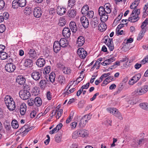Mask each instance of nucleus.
Listing matches in <instances>:
<instances>
[{
	"instance_id": "1",
	"label": "nucleus",
	"mask_w": 148,
	"mask_h": 148,
	"mask_svg": "<svg viewBox=\"0 0 148 148\" xmlns=\"http://www.w3.org/2000/svg\"><path fill=\"white\" fill-rule=\"evenodd\" d=\"M5 103L10 110L13 111L15 108V104L13 98L9 95H6L4 98Z\"/></svg>"
},
{
	"instance_id": "2",
	"label": "nucleus",
	"mask_w": 148,
	"mask_h": 148,
	"mask_svg": "<svg viewBox=\"0 0 148 148\" xmlns=\"http://www.w3.org/2000/svg\"><path fill=\"white\" fill-rule=\"evenodd\" d=\"M140 13L139 9L133 10L130 17L128 18L129 21L131 22H135L139 19V15Z\"/></svg>"
},
{
	"instance_id": "3",
	"label": "nucleus",
	"mask_w": 148,
	"mask_h": 148,
	"mask_svg": "<svg viewBox=\"0 0 148 148\" xmlns=\"http://www.w3.org/2000/svg\"><path fill=\"white\" fill-rule=\"evenodd\" d=\"M107 110L110 112V113H112L114 116L118 118L120 120H122L123 119L121 114L118 111V110L115 108H108Z\"/></svg>"
},
{
	"instance_id": "4",
	"label": "nucleus",
	"mask_w": 148,
	"mask_h": 148,
	"mask_svg": "<svg viewBox=\"0 0 148 148\" xmlns=\"http://www.w3.org/2000/svg\"><path fill=\"white\" fill-rule=\"evenodd\" d=\"M31 76L34 80L38 81L42 78V72L40 71H34L31 74Z\"/></svg>"
},
{
	"instance_id": "5",
	"label": "nucleus",
	"mask_w": 148,
	"mask_h": 148,
	"mask_svg": "<svg viewBox=\"0 0 148 148\" xmlns=\"http://www.w3.org/2000/svg\"><path fill=\"white\" fill-rule=\"evenodd\" d=\"M19 94L21 98L24 100L28 99L31 96L30 92L25 90H21L19 92Z\"/></svg>"
},
{
	"instance_id": "6",
	"label": "nucleus",
	"mask_w": 148,
	"mask_h": 148,
	"mask_svg": "<svg viewBox=\"0 0 148 148\" xmlns=\"http://www.w3.org/2000/svg\"><path fill=\"white\" fill-rule=\"evenodd\" d=\"M99 10L110 14L111 11V5L109 3H107L104 5V7L100 6Z\"/></svg>"
},
{
	"instance_id": "7",
	"label": "nucleus",
	"mask_w": 148,
	"mask_h": 148,
	"mask_svg": "<svg viewBox=\"0 0 148 148\" xmlns=\"http://www.w3.org/2000/svg\"><path fill=\"white\" fill-rule=\"evenodd\" d=\"M99 14L100 17V20L102 22H105L108 19V13L99 10Z\"/></svg>"
},
{
	"instance_id": "8",
	"label": "nucleus",
	"mask_w": 148,
	"mask_h": 148,
	"mask_svg": "<svg viewBox=\"0 0 148 148\" xmlns=\"http://www.w3.org/2000/svg\"><path fill=\"white\" fill-rule=\"evenodd\" d=\"M77 54L82 59L85 58L87 55V51L83 48H80L78 49L77 50Z\"/></svg>"
},
{
	"instance_id": "9",
	"label": "nucleus",
	"mask_w": 148,
	"mask_h": 148,
	"mask_svg": "<svg viewBox=\"0 0 148 148\" xmlns=\"http://www.w3.org/2000/svg\"><path fill=\"white\" fill-rule=\"evenodd\" d=\"M5 71L9 73L13 72L16 69V66L13 63H8L5 66Z\"/></svg>"
},
{
	"instance_id": "10",
	"label": "nucleus",
	"mask_w": 148,
	"mask_h": 148,
	"mask_svg": "<svg viewBox=\"0 0 148 148\" xmlns=\"http://www.w3.org/2000/svg\"><path fill=\"white\" fill-rule=\"evenodd\" d=\"M42 12L40 8L37 7L35 8L33 10V15L36 18H39L41 16Z\"/></svg>"
},
{
	"instance_id": "11",
	"label": "nucleus",
	"mask_w": 148,
	"mask_h": 148,
	"mask_svg": "<svg viewBox=\"0 0 148 148\" xmlns=\"http://www.w3.org/2000/svg\"><path fill=\"white\" fill-rule=\"evenodd\" d=\"M29 125H25L19 129V132L21 133H23V134L25 135L28 132L32 129V127L29 128Z\"/></svg>"
},
{
	"instance_id": "12",
	"label": "nucleus",
	"mask_w": 148,
	"mask_h": 148,
	"mask_svg": "<svg viewBox=\"0 0 148 148\" xmlns=\"http://www.w3.org/2000/svg\"><path fill=\"white\" fill-rule=\"evenodd\" d=\"M80 21L84 28H87L88 27L89 25V22L88 18L86 17L85 16L82 17L80 18Z\"/></svg>"
},
{
	"instance_id": "13",
	"label": "nucleus",
	"mask_w": 148,
	"mask_h": 148,
	"mask_svg": "<svg viewBox=\"0 0 148 148\" xmlns=\"http://www.w3.org/2000/svg\"><path fill=\"white\" fill-rule=\"evenodd\" d=\"M144 88L142 87H140L137 88L133 93V95L136 96L137 95H141L146 93Z\"/></svg>"
},
{
	"instance_id": "14",
	"label": "nucleus",
	"mask_w": 148,
	"mask_h": 148,
	"mask_svg": "<svg viewBox=\"0 0 148 148\" xmlns=\"http://www.w3.org/2000/svg\"><path fill=\"white\" fill-rule=\"evenodd\" d=\"M62 34L65 38H68L71 35V31L70 29L68 27H64L63 30Z\"/></svg>"
},
{
	"instance_id": "15",
	"label": "nucleus",
	"mask_w": 148,
	"mask_h": 148,
	"mask_svg": "<svg viewBox=\"0 0 148 148\" xmlns=\"http://www.w3.org/2000/svg\"><path fill=\"white\" fill-rule=\"evenodd\" d=\"M56 11L58 14L61 16L66 13V10L65 8L58 6L57 8Z\"/></svg>"
},
{
	"instance_id": "16",
	"label": "nucleus",
	"mask_w": 148,
	"mask_h": 148,
	"mask_svg": "<svg viewBox=\"0 0 148 148\" xmlns=\"http://www.w3.org/2000/svg\"><path fill=\"white\" fill-rule=\"evenodd\" d=\"M85 42V39L83 36H79L77 40V44L78 46H82Z\"/></svg>"
},
{
	"instance_id": "17",
	"label": "nucleus",
	"mask_w": 148,
	"mask_h": 148,
	"mask_svg": "<svg viewBox=\"0 0 148 148\" xmlns=\"http://www.w3.org/2000/svg\"><path fill=\"white\" fill-rule=\"evenodd\" d=\"M70 27L73 33H75L77 28L76 24L74 21H71L69 24Z\"/></svg>"
},
{
	"instance_id": "18",
	"label": "nucleus",
	"mask_w": 148,
	"mask_h": 148,
	"mask_svg": "<svg viewBox=\"0 0 148 148\" xmlns=\"http://www.w3.org/2000/svg\"><path fill=\"white\" fill-rule=\"evenodd\" d=\"M77 134L80 136L84 137L88 135V132L87 130L83 129L78 131L77 132Z\"/></svg>"
},
{
	"instance_id": "19",
	"label": "nucleus",
	"mask_w": 148,
	"mask_h": 148,
	"mask_svg": "<svg viewBox=\"0 0 148 148\" xmlns=\"http://www.w3.org/2000/svg\"><path fill=\"white\" fill-rule=\"evenodd\" d=\"M45 63V60L42 58L38 59L36 62V65L40 67H43Z\"/></svg>"
},
{
	"instance_id": "20",
	"label": "nucleus",
	"mask_w": 148,
	"mask_h": 148,
	"mask_svg": "<svg viewBox=\"0 0 148 148\" xmlns=\"http://www.w3.org/2000/svg\"><path fill=\"white\" fill-rule=\"evenodd\" d=\"M29 57L34 59L36 58V52L34 49H30L28 52Z\"/></svg>"
},
{
	"instance_id": "21",
	"label": "nucleus",
	"mask_w": 148,
	"mask_h": 148,
	"mask_svg": "<svg viewBox=\"0 0 148 148\" xmlns=\"http://www.w3.org/2000/svg\"><path fill=\"white\" fill-rule=\"evenodd\" d=\"M107 26L105 22L101 23L98 26V29L101 32L105 31L107 28Z\"/></svg>"
},
{
	"instance_id": "22",
	"label": "nucleus",
	"mask_w": 148,
	"mask_h": 148,
	"mask_svg": "<svg viewBox=\"0 0 148 148\" xmlns=\"http://www.w3.org/2000/svg\"><path fill=\"white\" fill-rule=\"evenodd\" d=\"M16 82L20 85H23L25 82V78L22 76H18L16 79Z\"/></svg>"
},
{
	"instance_id": "23",
	"label": "nucleus",
	"mask_w": 148,
	"mask_h": 148,
	"mask_svg": "<svg viewBox=\"0 0 148 148\" xmlns=\"http://www.w3.org/2000/svg\"><path fill=\"white\" fill-rule=\"evenodd\" d=\"M59 42L60 46H67L68 45L69 42L66 38H61Z\"/></svg>"
},
{
	"instance_id": "24",
	"label": "nucleus",
	"mask_w": 148,
	"mask_h": 148,
	"mask_svg": "<svg viewBox=\"0 0 148 148\" xmlns=\"http://www.w3.org/2000/svg\"><path fill=\"white\" fill-rule=\"evenodd\" d=\"M141 75L140 73H138L135 75L134 76L132 79H131V81H133V83L131 84L132 85L137 82L141 78Z\"/></svg>"
},
{
	"instance_id": "25",
	"label": "nucleus",
	"mask_w": 148,
	"mask_h": 148,
	"mask_svg": "<svg viewBox=\"0 0 148 148\" xmlns=\"http://www.w3.org/2000/svg\"><path fill=\"white\" fill-rule=\"evenodd\" d=\"M42 103L41 99L39 97H37L34 99V103L38 107L42 105Z\"/></svg>"
},
{
	"instance_id": "26",
	"label": "nucleus",
	"mask_w": 148,
	"mask_h": 148,
	"mask_svg": "<svg viewBox=\"0 0 148 148\" xmlns=\"http://www.w3.org/2000/svg\"><path fill=\"white\" fill-rule=\"evenodd\" d=\"M88 120L85 119L84 116L82 117L79 123V126L81 127H84L88 122Z\"/></svg>"
},
{
	"instance_id": "27",
	"label": "nucleus",
	"mask_w": 148,
	"mask_h": 148,
	"mask_svg": "<svg viewBox=\"0 0 148 148\" xmlns=\"http://www.w3.org/2000/svg\"><path fill=\"white\" fill-rule=\"evenodd\" d=\"M99 20L97 17L93 18L90 22L93 28H95L98 26Z\"/></svg>"
},
{
	"instance_id": "28",
	"label": "nucleus",
	"mask_w": 148,
	"mask_h": 148,
	"mask_svg": "<svg viewBox=\"0 0 148 148\" xmlns=\"http://www.w3.org/2000/svg\"><path fill=\"white\" fill-rule=\"evenodd\" d=\"M68 14L69 17L70 18L75 17L76 14V11L73 9H71L68 11Z\"/></svg>"
},
{
	"instance_id": "29",
	"label": "nucleus",
	"mask_w": 148,
	"mask_h": 148,
	"mask_svg": "<svg viewBox=\"0 0 148 148\" xmlns=\"http://www.w3.org/2000/svg\"><path fill=\"white\" fill-rule=\"evenodd\" d=\"M33 64L32 60L29 59H26L24 63V66L25 67H31Z\"/></svg>"
},
{
	"instance_id": "30",
	"label": "nucleus",
	"mask_w": 148,
	"mask_h": 148,
	"mask_svg": "<svg viewBox=\"0 0 148 148\" xmlns=\"http://www.w3.org/2000/svg\"><path fill=\"white\" fill-rule=\"evenodd\" d=\"M23 12L24 14L27 15H29L32 12L31 8L30 7H27L25 8Z\"/></svg>"
},
{
	"instance_id": "31",
	"label": "nucleus",
	"mask_w": 148,
	"mask_h": 148,
	"mask_svg": "<svg viewBox=\"0 0 148 148\" xmlns=\"http://www.w3.org/2000/svg\"><path fill=\"white\" fill-rule=\"evenodd\" d=\"M146 29H142L137 38V40H140L143 38L146 32Z\"/></svg>"
},
{
	"instance_id": "32",
	"label": "nucleus",
	"mask_w": 148,
	"mask_h": 148,
	"mask_svg": "<svg viewBox=\"0 0 148 148\" xmlns=\"http://www.w3.org/2000/svg\"><path fill=\"white\" fill-rule=\"evenodd\" d=\"M89 10L88 6L86 5L84 6L82 8L81 12L82 14L84 15H86L88 12Z\"/></svg>"
},
{
	"instance_id": "33",
	"label": "nucleus",
	"mask_w": 148,
	"mask_h": 148,
	"mask_svg": "<svg viewBox=\"0 0 148 148\" xmlns=\"http://www.w3.org/2000/svg\"><path fill=\"white\" fill-rule=\"evenodd\" d=\"M58 81L61 85L64 84L65 82V78L62 75H60L58 78Z\"/></svg>"
},
{
	"instance_id": "34",
	"label": "nucleus",
	"mask_w": 148,
	"mask_h": 148,
	"mask_svg": "<svg viewBox=\"0 0 148 148\" xmlns=\"http://www.w3.org/2000/svg\"><path fill=\"white\" fill-rule=\"evenodd\" d=\"M40 86L41 89H44L47 84V82L46 80L44 79L41 80L40 82Z\"/></svg>"
},
{
	"instance_id": "35",
	"label": "nucleus",
	"mask_w": 148,
	"mask_h": 148,
	"mask_svg": "<svg viewBox=\"0 0 148 148\" xmlns=\"http://www.w3.org/2000/svg\"><path fill=\"white\" fill-rule=\"evenodd\" d=\"M105 42L107 46H113V42L112 38H109L108 39H106Z\"/></svg>"
},
{
	"instance_id": "36",
	"label": "nucleus",
	"mask_w": 148,
	"mask_h": 148,
	"mask_svg": "<svg viewBox=\"0 0 148 148\" xmlns=\"http://www.w3.org/2000/svg\"><path fill=\"white\" fill-rule=\"evenodd\" d=\"M8 57V54L5 52H3L0 53V59L5 60Z\"/></svg>"
},
{
	"instance_id": "37",
	"label": "nucleus",
	"mask_w": 148,
	"mask_h": 148,
	"mask_svg": "<svg viewBox=\"0 0 148 148\" xmlns=\"http://www.w3.org/2000/svg\"><path fill=\"white\" fill-rule=\"evenodd\" d=\"M55 74L53 72L51 73L50 74L49 77L50 81L52 83L54 82L55 80Z\"/></svg>"
},
{
	"instance_id": "38",
	"label": "nucleus",
	"mask_w": 148,
	"mask_h": 148,
	"mask_svg": "<svg viewBox=\"0 0 148 148\" xmlns=\"http://www.w3.org/2000/svg\"><path fill=\"white\" fill-rule=\"evenodd\" d=\"M19 6L22 7L25 6L26 3V0H18Z\"/></svg>"
},
{
	"instance_id": "39",
	"label": "nucleus",
	"mask_w": 148,
	"mask_h": 148,
	"mask_svg": "<svg viewBox=\"0 0 148 148\" xmlns=\"http://www.w3.org/2000/svg\"><path fill=\"white\" fill-rule=\"evenodd\" d=\"M62 71L64 73L69 75L71 73V70L69 67H65L64 69H62Z\"/></svg>"
},
{
	"instance_id": "40",
	"label": "nucleus",
	"mask_w": 148,
	"mask_h": 148,
	"mask_svg": "<svg viewBox=\"0 0 148 148\" xmlns=\"http://www.w3.org/2000/svg\"><path fill=\"white\" fill-rule=\"evenodd\" d=\"M116 60V59L114 58V57H111L108 59L105 60L106 62H105L106 63V64L107 65H108L110 64V63L115 61Z\"/></svg>"
},
{
	"instance_id": "41",
	"label": "nucleus",
	"mask_w": 148,
	"mask_h": 148,
	"mask_svg": "<svg viewBox=\"0 0 148 148\" xmlns=\"http://www.w3.org/2000/svg\"><path fill=\"white\" fill-rule=\"evenodd\" d=\"M51 71V68L49 66H46L44 69L43 73L44 74H46L49 73Z\"/></svg>"
},
{
	"instance_id": "42",
	"label": "nucleus",
	"mask_w": 148,
	"mask_h": 148,
	"mask_svg": "<svg viewBox=\"0 0 148 148\" xmlns=\"http://www.w3.org/2000/svg\"><path fill=\"white\" fill-rule=\"evenodd\" d=\"M148 24V18H146V19L142 23L141 26V28L142 29H145V28Z\"/></svg>"
},
{
	"instance_id": "43",
	"label": "nucleus",
	"mask_w": 148,
	"mask_h": 148,
	"mask_svg": "<svg viewBox=\"0 0 148 148\" xmlns=\"http://www.w3.org/2000/svg\"><path fill=\"white\" fill-rule=\"evenodd\" d=\"M12 127L14 129H17L18 127V123L16 121H13L11 123Z\"/></svg>"
},
{
	"instance_id": "44",
	"label": "nucleus",
	"mask_w": 148,
	"mask_h": 148,
	"mask_svg": "<svg viewBox=\"0 0 148 148\" xmlns=\"http://www.w3.org/2000/svg\"><path fill=\"white\" fill-rule=\"evenodd\" d=\"M12 7L14 9H16L19 6L18 3L16 0H14L12 2Z\"/></svg>"
},
{
	"instance_id": "45",
	"label": "nucleus",
	"mask_w": 148,
	"mask_h": 148,
	"mask_svg": "<svg viewBox=\"0 0 148 148\" xmlns=\"http://www.w3.org/2000/svg\"><path fill=\"white\" fill-rule=\"evenodd\" d=\"M75 4V0H69L68 1V5L69 8H71Z\"/></svg>"
},
{
	"instance_id": "46",
	"label": "nucleus",
	"mask_w": 148,
	"mask_h": 148,
	"mask_svg": "<svg viewBox=\"0 0 148 148\" xmlns=\"http://www.w3.org/2000/svg\"><path fill=\"white\" fill-rule=\"evenodd\" d=\"M94 14V12L92 11H88L86 14L87 17L89 18H92Z\"/></svg>"
},
{
	"instance_id": "47",
	"label": "nucleus",
	"mask_w": 148,
	"mask_h": 148,
	"mask_svg": "<svg viewBox=\"0 0 148 148\" xmlns=\"http://www.w3.org/2000/svg\"><path fill=\"white\" fill-rule=\"evenodd\" d=\"M143 18H145L148 15V9L143 8Z\"/></svg>"
},
{
	"instance_id": "48",
	"label": "nucleus",
	"mask_w": 148,
	"mask_h": 148,
	"mask_svg": "<svg viewBox=\"0 0 148 148\" xmlns=\"http://www.w3.org/2000/svg\"><path fill=\"white\" fill-rule=\"evenodd\" d=\"M140 106L142 108L146 110L147 106L148 105V103H142L140 104Z\"/></svg>"
},
{
	"instance_id": "49",
	"label": "nucleus",
	"mask_w": 148,
	"mask_h": 148,
	"mask_svg": "<svg viewBox=\"0 0 148 148\" xmlns=\"http://www.w3.org/2000/svg\"><path fill=\"white\" fill-rule=\"evenodd\" d=\"M63 19V20H62L61 19L59 21V22L58 23L59 26L62 27L65 25L66 23V21L64 19Z\"/></svg>"
},
{
	"instance_id": "50",
	"label": "nucleus",
	"mask_w": 148,
	"mask_h": 148,
	"mask_svg": "<svg viewBox=\"0 0 148 148\" xmlns=\"http://www.w3.org/2000/svg\"><path fill=\"white\" fill-rule=\"evenodd\" d=\"M63 112V110L62 109L58 110V112L56 115V117L57 119H59L61 116Z\"/></svg>"
},
{
	"instance_id": "51",
	"label": "nucleus",
	"mask_w": 148,
	"mask_h": 148,
	"mask_svg": "<svg viewBox=\"0 0 148 148\" xmlns=\"http://www.w3.org/2000/svg\"><path fill=\"white\" fill-rule=\"evenodd\" d=\"M62 137L61 136L56 134L55 136V140L57 143H59L61 140Z\"/></svg>"
},
{
	"instance_id": "52",
	"label": "nucleus",
	"mask_w": 148,
	"mask_h": 148,
	"mask_svg": "<svg viewBox=\"0 0 148 148\" xmlns=\"http://www.w3.org/2000/svg\"><path fill=\"white\" fill-rule=\"evenodd\" d=\"M124 86L123 84H120L118 86V89L117 91H116L117 93H119L123 89Z\"/></svg>"
},
{
	"instance_id": "53",
	"label": "nucleus",
	"mask_w": 148,
	"mask_h": 148,
	"mask_svg": "<svg viewBox=\"0 0 148 148\" xmlns=\"http://www.w3.org/2000/svg\"><path fill=\"white\" fill-rule=\"evenodd\" d=\"M148 62V55L147 56L145 57L140 61V63L142 64H144L146 62Z\"/></svg>"
},
{
	"instance_id": "54",
	"label": "nucleus",
	"mask_w": 148,
	"mask_h": 148,
	"mask_svg": "<svg viewBox=\"0 0 148 148\" xmlns=\"http://www.w3.org/2000/svg\"><path fill=\"white\" fill-rule=\"evenodd\" d=\"M138 5V4H136L134 2H133L132 3V4L130 6V8L131 9L133 10L137 9L136 8Z\"/></svg>"
},
{
	"instance_id": "55",
	"label": "nucleus",
	"mask_w": 148,
	"mask_h": 148,
	"mask_svg": "<svg viewBox=\"0 0 148 148\" xmlns=\"http://www.w3.org/2000/svg\"><path fill=\"white\" fill-rule=\"evenodd\" d=\"M5 29V26L4 25L2 24L0 25V32L3 33L4 32Z\"/></svg>"
},
{
	"instance_id": "56",
	"label": "nucleus",
	"mask_w": 148,
	"mask_h": 148,
	"mask_svg": "<svg viewBox=\"0 0 148 148\" xmlns=\"http://www.w3.org/2000/svg\"><path fill=\"white\" fill-rule=\"evenodd\" d=\"M53 49L54 51L57 53L60 51L61 49V47H53Z\"/></svg>"
},
{
	"instance_id": "57",
	"label": "nucleus",
	"mask_w": 148,
	"mask_h": 148,
	"mask_svg": "<svg viewBox=\"0 0 148 148\" xmlns=\"http://www.w3.org/2000/svg\"><path fill=\"white\" fill-rule=\"evenodd\" d=\"M145 143V139L144 138H142L137 141V143L138 144V145H142Z\"/></svg>"
},
{
	"instance_id": "58",
	"label": "nucleus",
	"mask_w": 148,
	"mask_h": 148,
	"mask_svg": "<svg viewBox=\"0 0 148 148\" xmlns=\"http://www.w3.org/2000/svg\"><path fill=\"white\" fill-rule=\"evenodd\" d=\"M5 5L4 1L3 0H0V10L4 8Z\"/></svg>"
},
{
	"instance_id": "59",
	"label": "nucleus",
	"mask_w": 148,
	"mask_h": 148,
	"mask_svg": "<svg viewBox=\"0 0 148 148\" xmlns=\"http://www.w3.org/2000/svg\"><path fill=\"white\" fill-rule=\"evenodd\" d=\"M37 114V112L36 111L33 110L30 114V115L31 118H33Z\"/></svg>"
},
{
	"instance_id": "60",
	"label": "nucleus",
	"mask_w": 148,
	"mask_h": 148,
	"mask_svg": "<svg viewBox=\"0 0 148 148\" xmlns=\"http://www.w3.org/2000/svg\"><path fill=\"white\" fill-rule=\"evenodd\" d=\"M90 83L88 82L87 83L86 85H84L82 86L81 87V89H82V90L83 89H87L88 88L89 86Z\"/></svg>"
},
{
	"instance_id": "61",
	"label": "nucleus",
	"mask_w": 148,
	"mask_h": 148,
	"mask_svg": "<svg viewBox=\"0 0 148 148\" xmlns=\"http://www.w3.org/2000/svg\"><path fill=\"white\" fill-rule=\"evenodd\" d=\"M73 114H70L69 117L68 118L66 121L67 123H69L73 117Z\"/></svg>"
},
{
	"instance_id": "62",
	"label": "nucleus",
	"mask_w": 148,
	"mask_h": 148,
	"mask_svg": "<svg viewBox=\"0 0 148 148\" xmlns=\"http://www.w3.org/2000/svg\"><path fill=\"white\" fill-rule=\"evenodd\" d=\"M58 130L56 127L54 128L52 130L49 131V133L50 134H53L55 133L58 131Z\"/></svg>"
},
{
	"instance_id": "63",
	"label": "nucleus",
	"mask_w": 148,
	"mask_h": 148,
	"mask_svg": "<svg viewBox=\"0 0 148 148\" xmlns=\"http://www.w3.org/2000/svg\"><path fill=\"white\" fill-rule=\"evenodd\" d=\"M26 111V108L20 109V112L21 115H23L25 114Z\"/></svg>"
},
{
	"instance_id": "64",
	"label": "nucleus",
	"mask_w": 148,
	"mask_h": 148,
	"mask_svg": "<svg viewBox=\"0 0 148 148\" xmlns=\"http://www.w3.org/2000/svg\"><path fill=\"white\" fill-rule=\"evenodd\" d=\"M130 49L131 48H130ZM130 49H129L128 47H122L120 49L121 50V51L123 52H125Z\"/></svg>"
}]
</instances>
